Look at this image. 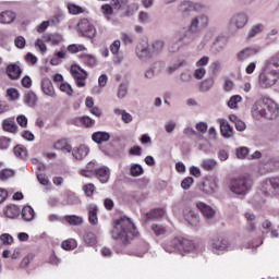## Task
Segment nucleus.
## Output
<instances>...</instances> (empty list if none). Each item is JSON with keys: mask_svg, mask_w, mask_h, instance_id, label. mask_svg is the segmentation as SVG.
<instances>
[{"mask_svg": "<svg viewBox=\"0 0 279 279\" xmlns=\"http://www.w3.org/2000/svg\"><path fill=\"white\" fill-rule=\"evenodd\" d=\"M95 173H96V178H98L101 184H106L110 180V169L106 166L95 170Z\"/></svg>", "mask_w": 279, "mask_h": 279, "instance_id": "412c9836", "label": "nucleus"}, {"mask_svg": "<svg viewBox=\"0 0 279 279\" xmlns=\"http://www.w3.org/2000/svg\"><path fill=\"white\" fill-rule=\"evenodd\" d=\"M180 82H183V84H189V82L193 81V74L191 72L185 71L182 72L179 76Z\"/></svg>", "mask_w": 279, "mask_h": 279, "instance_id": "4d7b16f0", "label": "nucleus"}, {"mask_svg": "<svg viewBox=\"0 0 279 279\" xmlns=\"http://www.w3.org/2000/svg\"><path fill=\"white\" fill-rule=\"evenodd\" d=\"M78 58L83 62V64H86V66H96L97 65V59L93 54L82 52L78 56Z\"/></svg>", "mask_w": 279, "mask_h": 279, "instance_id": "bb28decb", "label": "nucleus"}, {"mask_svg": "<svg viewBox=\"0 0 279 279\" xmlns=\"http://www.w3.org/2000/svg\"><path fill=\"white\" fill-rule=\"evenodd\" d=\"M100 10H101L104 16L107 19V21H110L112 14H114V9L110 4H102Z\"/></svg>", "mask_w": 279, "mask_h": 279, "instance_id": "de8ad7c7", "label": "nucleus"}, {"mask_svg": "<svg viewBox=\"0 0 279 279\" xmlns=\"http://www.w3.org/2000/svg\"><path fill=\"white\" fill-rule=\"evenodd\" d=\"M136 56L140 60H142V62H145V61L149 60V58H153L154 53L151 52L150 47H145L142 49H137Z\"/></svg>", "mask_w": 279, "mask_h": 279, "instance_id": "c756f323", "label": "nucleus"}, {"mask_svg": "<svg viewBox=\"0 0 279 279\" xmlns=\"http://www.w3.org/2000/svg\"><path fill=\"white\" fill-rule=\"evenodd\" d=\"M65 221L70 226H82V223H84V218L82 216L72 215V216H66Z\"/></svg>", "mask_w": 279, "mask_h": 279, "instance_id": "37998d69", "label": "nucleus"}, {"mask_svg": "<svg viewBox=\"0 0 279 279\" xmlns=\"http://www.w3.org/2000/svg\"><path fill=\"white\" fill-rule=\"evenodd\" d=\"M182 243V238H173L171 240L166 241L162 244V248L165 252H168V254H173L175 252L180 253V245Z\"/></svg>", "mask_w": 279, "mask_h": 279, "instance_id": "4468645a", "label": "nucleus"}, {"mask_svg": "<svg viewBox=\"0 0 279 279\" xmlns=\"http://www.w3.org/2000/svg\"><path fill=\"white\" fill-rule=\"evenodd\" d=\"M62 250L71 251L77 247V242L74 239L65 240L61 243Z\"/></svg>", "mask_w": 279, "mask_h": 279, "instance_id": "8fccbe9b", "label": "nucleus"}, {"mask_svg": "<svg viewBox=\"0 0 279 279\" xmlns=\"http://www.w3.org/2000/svg\"><path fill=\"white\" fill-rule=\"evenodd\" d=\"M254 181L250 174H244L239 178H234L231 180L230 191L235 195H247Z\"/></svg>", "mask_w": 279, "mask_h": 279, "instance_id": "20e7f679", "label": "nucleus"}, {"mask_svg": "<svg viewBox=\"0 0 279 279\" xmlns=\"http://www.w3.org/2000/svg\"><path fill=\"white\" fill-rule=\"evenodd\" d=\"M228 240L226 239H214L211 241L210 247L214 252V254H223V252H228Z\"/></svg>", "mask_w": 279, "mask_h": 279, "instance_id": "ddd939ff", "label": "nucleus"}, {"mask_svg": "<svg viewBox=\"0 0 279 279\" xmlns=\"http://www.w3.org/2000/svg\"><path fill=\"white\" fill-rule=\"evenodd\" d=\"M77 31L84 38H95L97 34V29L95 26L88 21V19H82L77 23Z\"/></svg>", "mask_w": 279, "mask_h": 279, "instance_id": "0eeeda50", "label": "nucleus"}, {"mask_svg": "<svg viewBox=\"0 0 279 279\" xmlns=\"http://www.w3.org/2000/svg\"><path fill=\"white\" fill-rule=\"evenodd\" d=\"M4 215L9 219H16L21 215V209L16 205H11L5 208Z\"/></svg>", "mask_w": 279, "mask_h": 279, "instance_id": "f704fd0d", "label": "nucleus"}, {"mask_svg": "<svg viewBox=\"0 0 279 279\" xmlns=\"http://www.w3.org/2000/svg\"><path fill=\"white\" fill-rule=\"evenodd\" d=\"M201 8L202 5L199 3L185 0L179 4V12H181V14H191V12H197Z\"/></svg>", "mask_w": 279, "mask_h": 279, "instance_id": "dca6fc26", "label": "nucleus"}, {"mask_svg": "<svg viewBox=\"0 0 279 279\" xmlns=\"http://www.w3.org/2000/svg\"><path fill=\"white\" fill-rule=\"evenodd\" d=\"M213 86H215V78L213 76H209L205 78L203 82H201L199 90L201 93H208V90H210Z\"/></svg>", "mask_w": 279, "mask_h": 279, "instance_id": "c9c22d12", "label": "nucleus"}, {"mask_svg": "<svg viewBox=\"0 0 279 279\" xmlns=\"http://www.w3.org/2000/svg\"><path fill=\"white\" fill-rule=\"evenodd\" d=\"M80 124L84 125V128H93V125H95V120H93L88 116L74 119V125H80Z\"/></svg>", "mask_w": 279, "mask_h": 279, "instance_id": "72a5a7b5", "label": "nucleus"}, {"mask_svg": "<svg viewBox=\"0 0 279 279\" xmlns=\"http://www.w3.org/2000/svg\"><path fill=\"white\" fill-rule=\"evenodd\" d=\"M13 154L16 156V158H27V148L23 145H16L13 149Z\"/></svg>", "mask_w": 279, "mask_h": 279, "instance_id": "49530a36", "label": "nucleus"}, {"mask_svg": "<svg viewBox=\"0 0 279 279\" xmlns=\"http://www.w3.org/2000/svg\"><path fill=\"white\" fill-rule=\"evenodd\" d=\"M153 56H158V53H162L165 49V41L162 40H156L151 44L149 47Z\"/></svg>", "mask_w": 279, "mask_h": 279, "instance_id": "4c0bfd02", "label": "nucleus"}, {"mask_svg": "<svg viewBox=\"0 0 279 279\" xmlns=\"http://www.w3.org/2000/svg\"><path fill=\"white\" fill-rule=\"evenodd\" d=\"M2 126L4 132H10L11 134H16L19 131V126L16 125V122H14V119L3 120Z\"/></svg>", "mask_w": 279, "mask_h": 279, "instance_id": "a878e982", "label": "nucleus"}, {"mask_svg": "<svg viewBox=\"0 0 279 279\" xmlns=\"http://www.w3.org/2000/svg\"><path fill=\"white\" fill-rule=\"evenodd\" d=\"M88 148L86 145H81L72 150V156L75 160H84L88 156Z\"/></svg>", "mask_w": 279, "mask_h": 279, "instance_id": "b1692460", "label": "nucleus"}, {"mask_svg": "<svg viewBox=\"0 0 279 279\" xmlns=\"http://www.w3.org/2000/svg\"><path fill=\"white\" fill-rule=\"evenodd\" d=\"M10 178H14L13 170L3 169L0 171V180H2V182H4V180H10Z\"/></svg>", "mask_w": 279, "mask_h": 279, "instance_id": "5fc2aeb1", "label": "nucleus"}, {"mask_svg": "<svg viewBox=\"0 0 279 279\" xmlns=\"http://www.w3.org/2000/svg\"><path fill=\"white\" fill-rule=\"evenodd\" d=\"M175 36L178 40H180L181 45H191V43H195L197 40L198 33L191 29V26H187L186 31H179Z\"/></svg>", "mask_w": 279, "mask_h": 279, "instance_id": "1a4fd4ad", "label": "nucleus"}, {"mask_svg": "<svg viewBox=\"0 0 279 279\" xmlns=\"http://www.w3.org/2000/svg\"><path fill=\"white\" fill-rule=\"evenodd\" d=\"M210 24V17H208L207 14H199L190 21L189 27L192 32H195L196 34H199L201 32H204L206 27Z\"/></svg>", "mask_w": 279, "mask_h": 279, "instance_id": "39448f33", "label": "nucleus"}, {"mask_svg": "<svg viewBox=\"0 0 279 279\" xmlns=\"http://www.w3.org/2000/svg\"><path fill=\"white\" fill-rule=\"evenodd\" d=\"M250 16L245 12L235 13L229 21V27H235V29H243L247 25Z\"/></svg>", "mask_w": 279, "mask_h": 279, "instance_id": "9d476101", "label": "nucleus"}, {"mask_svg": "<svg viewBox=\"0 0 279 279\" xmlns=\"http://www.w3.org/2000/svg\"><path fill=\"white\" fill-rule=\"evenodd\" d=\"M193 250H195V244H193V241L181 238L179 254L184 256V254H190V252H193Z\"/></svg>", "mask_w": 279, "mask_h": 279, "instance_id": "5701e85b", "label": "nucleus"}, {"mask_svg": "<svg viewBox=\"0 0 279 279\" xmlns=\"http://www.w3.org/2000/svg\"><path fill=\"white\" fill-rule=\"evenodd\" d=\"M228 47V37L218 36L211 46L213 53H221Z\"/></svg>", "mask_w": 279, "mask_h": 279, "instance_id": "f3484780", "label": "nucleus"}, {"mask_svg": "<svg viewBox=\"0 0 279 279\" xmlns=\"http://www.w3.org/2000/svg\"><path fill=\"white\" fill-rule=\"evenodd\" d=\"M70 73L74 82H76L78 88H84V86H86V78L88 77V72L82 69L80 65L73 64L70 68Z\"/></svg>", "mask_w": 279, "mask_h": 279, "instance_id": "423d86ee", "label": "nucleus"}, {"mask_svg": "<svg viewBox=\"0 0 279 279\" xmlns=\"http://www.w3.org/2000/svg\"><path fill=\"white\" fill-rule=\"evenodd\" d=\"M201 167L205 169V171H213L215 167H217V160L215 159H205L202 161Z\"/></svg>", "mask_w": 279, "mask_h": 279, "instance_id": "09e8293b", "label": "nucleus"}, {"mask_svg": "<svg viewBox=\"0 0 279 279\" xmlns=\"http://www.w3.org/2000/svg\"><path fill=\"white\" fill-rule=\"evenodd\" d=\"M88 211V220L92 226H97L99 223V218L97 214L99 213V208L95 204H90L87 207Z\"/></svg>", "mask_w": 279, "mask_h": 279, "instance_id": "6ab92c4d", "label": "nucleus"}, {"mask_svg": "<svg viewBox=\"0 0 279 279\" xmlns=\"http://www.w3.org/2000/svg\"><path fill=\"white\" fill-rule=\"evenodd\" d=\"M69 53H85V51H88V48H86L82 44H72L68 46Z\"/></svg>", "mask_w": 279, "mask_h": 279, "instance_id": "ea45409f", "label": "nucleus"}, {"mask_svg": "<svg viewBox=\"0 0 279 279\" xmlns=\"http://www.w3.org/2000/svg\"><path fill=\"white\" fill-rule=\"evenodd\" d=\"M41 90L48 97H56V89L53 88V83L49 78L41 80Z\"/></svg>", "mask_w": 279, "mask_h": 279, "instance_id": "aec40b11", "label": "nucleus"}, {"mask_svg": "<svg viewBox=\"0 0 279 279\" xmlns=\"http://www.w3.org/2000/svg\"><path fill=\"white\" fill-rule=\"evenodd\" d=\"M14 19H16V14L12 11H4L0 13V23H2V25H9L10 23H13Z\"/></svg>", "mask_w": 279, "mask_h": 279, "instance_id": "2f4dec72", "label": "nucleus"}, {"mask_svg": "<svg viewBox=\"0 0 279 279\" xmlns=\"http://www.w3.org/2000/svg\"><path fill=\"white\" fill-rule=\"evenodd\" d=\"M113 112L118 117H121V120L123 121V123H132V120H133L132 114L128 113V111L123 109H114Z\"/></svg>", "mask_w": 279, "mask_h": 279, "instance_id": "a19ab883", "label": "nucleus"}, {"mask_svg": "<svg viewBox=\"0 0 279 279\" xmlns=\"http://www.w3.org/2000/svg\"><path fill=\"white\" fill-rule=\"evenodd\" d=\"M92 140L98 145H101V143H108V141H110V133L104 131L95 132L92 135Z\"/></svg>", "mask_w": 279, "mask_h": 279, "instance_id": "393cba45", "label": "nucleus"}, {"mask_svg": "<svg viewBox=\"0 0 279 279\" xmlns=\"http://www.w3.org/2000/svg\"><path fill=\"white\" fill-rule=\"evenodd\" d=\"M257 53H260L259 47H246L236 53V60L238 62H245V60H248V58H252Z\"/></svg>", "mask_w": 279, "mask_h": 279, "instance_id": "9b49d317", "label": "nucleus"}, {"mask_svg": "<svg viewBox=\"0 0 279 279\" xmlns=\"http://www.w3.org/2000/svg\"><path fill=\"white\" fill-rule=\"evenodd\" d=\"M111 236L114 241H120L123 245L130 243L134 236H138V231L132 222V219L128 217H122L118 219L111 230Z\"/></svg>", "mask_w": 279, "mask_h": 279, "instance_id": "f257e3e1", "label": "nucleus"}, {"mask_svg": "<svg viewBox=\"0 0 279 279\" xmlns=\"http://www.w3.org/2000/svg\"><path fill=\"white\" fill-rule=\"evenodd\" d=\"M84 241L85 243H87V245H96L97 244V236H95V233L93 232H87L85 235H84Z\"/></svg>", "mask_w": 279, "mask_h": 279, "instance_id": "603ef678", "label": "nucleus"}, {"mask_svg": "<svg viewBox=\"0 0 279 279\" xmlns=\"http://www.w3.org/2000/svg\"><path fill=\"white\" fill-rule=\"evenodd\" d=\"M63 58H66V51L61 50L54 53V57L50 60L52 66H58L62 63Z\"/></svg>", "mask_w": 279, "mask_h": 279, "instance_id": "79ce46f5", "label": "nucleus"}, {"mask_svg": "<svg viewBox=\"0 0 279 279\" xmlns=\"http://www.w3.org/2000/svg\"><path fill=\"white\" fill-rule=\"evenodd\" d=\"M254 119L274 120L278 117V104L268 97L257 100L252 108Z\"/></svg>", "mask_w": 279, "mask_h": 279, "instance_id": "f03ea898", "label": "nucleus"}, {"mask_svg": "<svg viewBox=\"0 0 279 279\" xmlns=\"http://www.w3.org/2000/svg\"><path fill=\"white\" fill-rule=\"evenodd\" d=\"M36 101H38V96H36L34 92H28L24 95V104H26L28 108H34Z\"/></svg>", "mask_w": 279, "mask_h": 279, "instance_id": "e433bc0d", "label": "nucleus"}, {"mask_svg": "<svg viewBox=\"0 0 279 279\" xmlns=\"http://www.w3.org/2000/svg\"><path fill=\"white\" fill-rule=\"evenodd\" d=\"M206 75V68H197L194 71V77L195 80H204V76Z\"/></svg>", "mask_w": 279, "mask_h": 279, "instance_id": "338daca9", "label": "nucleus"}, {"mask_svg": "<svg viewBox=\"0 0 279 279\" xmlns=\"http://www.w3.org/2000/svg\"><path fill=\"white\" fill-rule=\"evenodd\" d=\"M279 80V65L274 60L266 61L265 68L258 75L260 88H271Z\"/></svg>", "mask_w": 279, "mask_h": 279, "instance_id": "7ed1b4c3", "label": "nucleus"}, {"mask_svg": "<svg viewBox=\"0 0 279 279\" xmlns=\"http://www.w3.org/2000/svg\"><path fill=\"white\" fill-rule=\"evenodd\" d=\"M93 171H95V162L89 161L86 166V169L81 171V175L84 178H90V173H93Z\"/></svg>", "mask_w": 279, "mask_h": 279, "instance_id": "3c124183", "label": "nucleus"}, {"mask_svg": "<svg viewBox=\"0 0 279 279\" xmlns=\"http://www.w3.org/2000/svg\"><path fill=\"white\" fill-rule=\"evenodd\" d=\"M262 192L264 195L274 197V195H279V178L267 179L262 184Z\"/></svg>", "mask_w": 279, "mask_h": 279, "instance_id": "6e6552de", "label": "nucleus"}, {"mask_svg": "<svg viewBox=\"0 0 279 279\" xmlns=\"http://www.w3.org/2000/svg\"><path fill=\"white\" fill-rule=\"evenodd\" d=\"M7 96L9 97L10 101H16V99L20 97L19 90L10 88L7 90Z\"/></svg>", "mask_w": 279, "mask_h": 279, "instance_id": "e2e57ef3", "label": "nucleus"}, {"mask_svg": "<svg viewBox=\"0 0 279 279\" xmlns=\"http://www.w3.org/2000/svg\"><path fill=\"white\" fill-rule=\"evenodd\" d=\"M276 36H278V28H272L267 35L266 40L268 43H276Z\"/></svg>", "mask_w": 279, "mask_h": 279, "instance_id": "69168bd1", "label": "nucleus"}, {"mask_svg": "<svg viewBox=\"0 0 279 279\" xmlns=\"http://www.w3.org/2000/svg\"><path fill=\"white\" fill-rule=\"evenodd\" d=\"M183 217L185 221L190 223V226H194V228H197V226H199V214L195 213V210H193L191 207H186L183 210Z\"/></svg>", "mask_w": 279, "mask_h": 279, "instance_id": "f8f14e48", "label": "nucleus"}, {"mask_svg": "<svg viewBox=\"0 0 279 279\" xmlns=\"http://www.w3.org/2000/svg\"><path fill=\"white\" fill-rule=\"evenodd\" d=\"M241 101H243V98L240 95H234L229 99L228 106L231 109H234L239 104H241Z\"/></svg>", "mask_w": 279, "mask_h": 279, "instance_id": "864d4df0", "label": "nucleus"}, {"mask_svg": "<svg viewBox=\"0 0 279 279\" xmlns=\"http://www.w3.org/2000/svg\"><path fill=\"white\" fill-rule=\"evenodd\" d=\"M68 10L70 14H74V15L84 14V10L82 9V7L76 4H69Z\"/></svg>", "mask_w": 279, "mask_h": 279, "instance_id": "13d9d810", "label": "nucleus"}, {"mask_svg": "<svg viewBox=\"0 0 279 279\" xmlns=\"http://www.w3.org/2000/svg\"><path fill=\"white\" fill-rule=\"evenodd\" d=\"M195 130H196V132H198V134H206V132H208V123L198 122L195 125Z\"/></svg>", "mask_w": 279, "mask_h": 279, "instance_id": "052dcab7", "label": "nucleus"}, {"mask_svg": "<svg viewBox=\"0 0 279 279\" xmlns=\"http://www.w3.org/2000/svg\"><path fill=\"white\" fill-rule=\"evenodd\" d=\"M12 140L10 137L2 136L0 137V149H9Z\"/></svg>", "mask_w": 279, "mask_h": 279, "instance_id": "680f3d73", "label": "nucleus"}, {"mask_svg": "<svg viewBox=\"0 0 279 279\" xmlns=\"http://www.w3.org/2000/svg\"><path fill=\"white\" fill-rule=\"evenodd\" d=\"M264 31H265V25L255 24L248 31L246 39L252 40V38H256V36H258V34H263Z\"/></svg>", "mask_w": 279, "mask_h": 279, "instance_id": "cd10ccee", "label": "nucleus"}, {"mask_svg": "<svg viewBox=\"0 0 279 279\" xmlns=\"http://www.w3.org/2000/svg\"><path fill=\"white\" fill-rule=\"evenodd\" d=\"M182 45L183 44L178 40V37L175 35L168 46L169 53H178V51H180V49L182 48Z\"/></svg>", "mask_w": 279, "mask_h": 279, "instance_id": "58836bf2", "label": "nucleus"}, {"mask_svg": "<svg viewBox=\"0 0 279 279\" xmlns=\"http://www.w3.org/2000/svg\"><path fill=\"white\" fill-rule=\"evenodd\" d=\"M129 84L128 82H123L118 87L117 97L118 99H125L128 97Z\"/></svg>", "mask_w": 279, "mask_h": 279, "instance_id": "c03bdc74", "label": "nucleus"}, {"mask_svg": "<svg viewBox=\"0 0 279 279\" xmlns=\"http://www.w3.org/2000/svg\"><path fill=\"white\" fill-rule=\"evenodd\" d=\"M14 44H15V47H17V49H25V45H26L25 37L23 36L16 37L14 40Z\"/></svg>", "mask_w": 279, "mask_h": 279, "instance_id": "774afa93", "label": "nucleus"}, {"mask_svg": "<svg viewBox=\"0 0 279 279\" xmlns=\"http://www.w3.org/2000/svg\"><path fill=\"white\" fill-rule=\"evenodd\" d=\"M151 230L156 236H160L167 232V229L160 225H153Z\"/></svg>", "mask_w": 279, "mask_h": 279, "instance_id": "bf43d9fd", "label": "nucleus"}, {"mask_svg": "<svg viewBox=\"0 0 279 279\" xmlns=\"http://www.w3.org/2000/svg\"><path fill=\"white\" fill-rule=\"evenodd\" d=\"M196 208L202 213L206 221H213V219H215V215H217V211H215L213 207L202 202L196 203Z\"/></svg>", "mask_w": 279, "mask_h": 279, "instance_id": "2eb2a0df", "label": "nucleus"}, {"mask_svg": "<svg viewBox=\"0 0 279 279\" xmlns=\"http://www.w3.org/2000/svg\"><path fill=\"white\" fill-rule=\"evenodd\" d=\"M60 92L65 93L66 95H69L71 97V95H73V87H71V85L69 83H62L60 85Z\"/></svg>", "mask_w": 279, "mask_h": 279, "instance_id": "0e129e2a", "label": "nucleus"}, {"mask_svg": "<svg viewBox=\"0 0 279 279\" xmlns=\"http://www.w3.org/2000/svg\"><path fill=\"white\" fill-rule=\"evenodd\" d=\"M35 217H36V211H34V208H32V206L26 205L23 207L22 219H24V221H34Z\"/></svg>", "mask_w": 279, "mask_h": 279, "instance_id": "7c9ffc66", "label": "nucleus"}, {"mask_svg": "<svg viewBox=\"0 0 279 279\" xmlns=\"http://www.w3.org/2000/svg\"><path fill=\"white\" fill-rule=\"evenodd\" d=\"M144 170H143V166L138 165V163H133L130 168V175H132V178H138L141 175H143Z\"/></svg>", "mask_w": 279, "mask_h": 279, "instance_id": "a18cd8bd", "label": "nucleus"}, {"mask_svg": "<svg viewBox=\"0 0 279 279\" xmlns=\"http://www.w3.org/2000/svg\"><path fill=\"white\" fill-rule=\"evenodd\" d=\"M165 209H153L150 213L146 214L145 221H155L156 219H162L165 217Z\"/></svg>", "mask_w": 279, "mask_h": 279, "instance_id": "c85d7f7f", "label": "nucleus"}, {"mask_svg": "<svg viewBox=\"0 0 279 279\" xmlns=\"http://www.w3.org/2000/svg\"><path fill=\"white\" fill-rule=\"evenodd\" d=\"M62 206H77V204H82V202L80 201V198L73 194H66L65 198L62 201Z\"/></svg>", "mask_w": 279, "mask_h": 279, "instance_id": "473e14b6", "label": "nucleus"}, {"mask_svg": "<svg viewBox=\"0 0 279 279\" xmlns=\"http://www.w3.org/2000/svg\"><path fill=\"white\" fill-rule=\"evenodd\" d=\"M220 132L225 138H232L234 136V129L227 122V120H219Z\"/></svg>", "mask_w": 279, "mask_h": 279, "instance_id": "a211bd4d", "label": "nucleus"}, {"mask_svg": "<svg viewBox=\"0 0 279 279\" xmlns=\"http://www.w3.org/2000/svg\"><path fill=\"white\" fill-rule=\"evenodd\" d=\"M22 73L23 70H21V66L16 65L15 63H11L7 66V75L11 80H19Z\"/></svg>", "mask_w": 279, "mask_h": 279, "instance_id": "4be33fe9", "label": "nucleus"}, {"mask_svg": "<svg viewBox=\"0 0 279 279\" xmlns=\"http://www.w3.org/2000/svg\"><path fill=\"white\" fill-rule=\"evenodd\" d=\"M193 182H195L193 177H187L183 179V181L181 182V189H183L184 191H189V189L193 186Z\"/></svg>", "mask_w": 279, "mask_h": 279, "instance_id": "6e6d98bb", "label": "nucleus"}]
</instances>
